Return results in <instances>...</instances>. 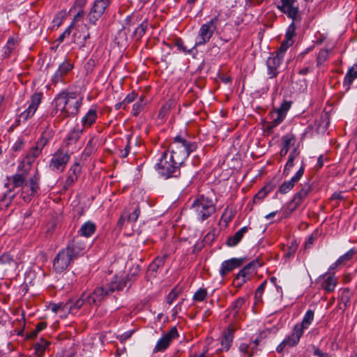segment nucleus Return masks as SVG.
Here are the masks:
<instances>
[{"label":"nucleus","mask_w":357,"mask_h":357,"mask_svg":"<svg viewBox=\"0 0 357 357\" xmlns=\"http://www.w3.org/2000/svg\"><path fill=\"white\" fill-rule=\"evenodd\" d=\"M126 286V280L116 276L109 284L98 287L92 292H84L80 298L75 301H70L66 303L54 304L51 309L55 313L61 311L63 314H75L79 309L82 307L85 313H89L93 307H97L100 302L115 290H122Z\"/></svg>","instance_id":"obj_1"},{"label":"nucleus","mask_w":357,"mask_h":357,"mask_svg":"<svg viewBox=\"0 0 357 357\" xmlns=\"http://www.w3.org/2000/svg\"><path fill=\"white\" fill-rule=\"evenodd\" d=\"M82 100L75 93L62 91L54 99L53 109L50 116H56L57 121H61L70 116L75 115L81 106Z\"/></svg>","instance_id":"obj_2"},{"label":"nucleus","mask_w":357,"mask_h":357,"mask_svg":"<svg viewBox=\"0 0 357 357\" xmlns=\"http://www.w3.org/2000/svg\"><path fill=\"white\" fill-rule=\"evenodd\" d=\"M86 247L84 241L79 236L75 237L56 255L53 264L54 270L57 273L63 272L75 259L84 254Z\"/></svg>","instance_id":"obj_3"},{"label":"nucleus","mask_w":357,"mask_h":357,"mask_svg":"<svg viewBox=\"0 0 357 357\" xmlns=\"http://www.w3.org/2000/svg\"><path fill=\"white\" fill-rule=\"evenodd\" d=\"M161 155L158 162V173L164 179L170 177H176L179 174V163H176L174 158L170 155L166 149V146H161V150L159 151Z\"/></svg>","instance_id":"obj_4"},{"label":"nucleus","mask_w":357,"mask_h":357,"mask_svg":"<svg viewBox=\"0 0 357 357\" xmlns=\"http://www.w3.org/2000/svg\"><path fill=\"white\" fill-rule=\"evenodd\" d=\"M174 142L175 147L169 154L174 158L176 163L181 165L195 149V145L178 136L175 137Z\"/></svg>","instance_id":"obj_5"},{"label":"nucleus","mask_w":357,"mask_h":357,"mask_svg":"<svg viewBox=\"0 0 357 357\" xmlns=\"http://www.w3.org/2000/svg\"><path fill=\"white\" fill-rule=\"evenodd\" d=\"M191 209L197 218L203 221L215 212V206L211 199L201 196L194 201Z\"/></svg>","instance_id":"obj_6"},{"label":"nucleus","mask_w":357,"mask_h":357,"mask_svg":"<svg viewBox=\"0 0 357 357\" xmlns=\"http://www.w3.org/2000/svg\"><path fill=\"white\" fill-rule=\"evenodd\" d=\"M218 22V17H215L202 25L197 36L195 46L204 45L210 40L216 29Z\"/></svg>","instance_id":"obj_7"},{"label":"nucleus","mask_w":357,"mask_h":357,"mask_svg":"<svg viewBox=\"0 0 357 357\" xmlns=\"http://www.w3.org/2000/svg\"><path fill=\"white\" fill-rule=\"evenodd\" d=\"M39 175L36 173L22 188V198L26 202L35 196L39 190Z\"/></svg>","instance_id":"obj_8"},{"label":"nucleus","mask_w":357,"mask_h":357,"mask_svg":"<svg viewBox=\"0 0 357 357\" xmlns=\"http://www.w3.org/2000/svg\"><path fill=\"white\" fill-rule=\"evenodd\" d=\"M69 160V154L62 149H59L53 154L50 167L53 171L63 172Z\"/></svg>","instance_id":"obj_9"},{"label":"nucleus","mask_w":357,"mask_h":357,"mask_svg":"<svg viewBox=\"0 0 357 357\" xmlns=\"http://www.w3.org/2000/svg\"><path fill=\"white\" fill-rule=\"evenodd\" d=\"M277 7L293 21H296L298 17V3L296 0H280V4Z\"/></svg>","instance_id":"obj_10"},{"label":"nucleus","mask_w":357,"mask_h":357,"mask_svg":"<svg viewBox=\"0 0 357 357\" xmlns=\"http://www.w3.org/2000/svg\"><path fill=\"white\" fill-rule=\"evenodd\" d=\"M178 336L176 328L172 327L167 331H162L161 337L158 340V352L165 351L171 344L173 340Z\"/></svg>","instance_id":"obj_11"},{"label":"nucleus","mask_w":357,"mask_h":357,"mask_svg":"<svg viewBox=\"0 0 357 357\" xmlns=\"http://www.w3.org/2000/svg\"><path fill=\"white\" fill-rule=\"evenodd\" d=\"M140 214V211L138 207L135 208L132 213H129L128 211L125 209L122 213L117 225L121 229H128V227H132V224L135 222Z\"/></svg>","instance_id":"obj_12"},{"label":"nucleus","mask_w":357,"mask_h":357,"mask_svg":"<svg viewBox=\"0 0 357 357\" xmlns=\"http://www.w3.org/2000/svg\"><path fill=\"white\" fill-rule=\"evenodd\" d=\"M110 0H96L93 6L88 15L89 20L95 24L102 15L106 8L109 6Z\"/></svg>","instance_id":"obj_13"},{"label":"nucleus","mask_w":357,"mask_h":357,"mask_svg":"<svg viewBox=\"0 0 357 357\" xmlns=\"http://www.w3.org/2000/svg\"><path fill=\"white\" fill-rule=\"evenodd\" d=\"M42 98V93H35L31 96V102L27 109L20 114V118L24 121H26L28 119L32 117L36 113L39 105L40 104Z\"/></svg>","instance_id":"obj_14"},{"label":"nucleus","mask_w":357,"mask_h":357,"mask_svg":"<svg viewBox=\"0 0 357 357\" xmlns=\"http://www.w3.org/2000/svg\"><path fill=\"white\" fill-rule=\"evenodd\" d=\"M312 187L309 183H305L301 189L294 196L291 202L289 204L288 208L291 212L296 210L301 204L303 200L311 192Z\"/></svg>","instance_id":"obj_15"},{"label":"nucleus","mask_w":357,"mask_h":357,"mask_svg":"<svg viewBox=\"0 0 357 357\" xmlns=\"http://www.w3.org/2000/svg\"><path fill=\"white\" fill-rule=\"evenodd\" d=\"M282 56L280 54H272L266 61L268 75L270 78L275 77L278 74V68L282 61Z\"/></svg>","instance_id":"obj_16"},{"label":"nucleus","mask_w":357,"mask_h":357,"mask_svg":"<svg viewBox=\"0 0 357 357\" xmlns=\"http://www.w3.org/2000/svg\"><path fill=\"white\" fill-rule=\"evenodd\" d=\"M261 266V263L258 260H253L241 269L236 275V280H241L240 284L244 283L248 278V276L254 273L257 267Z\"/></svg>","instance_id":"obj_17"},{"label":"nucleus","mask_w":357,"mask_h":357,"mask_svg":"<svg viewBox=\"0 0 357 357\" xmlns=\"http://www.w3.org/2000/svg\"><path fill=\"white\" fill-rule=\"evenodd\" d=\"M313 319L314 312L311 310H308L306 312L302 322L301 324H296L294 326L292 332L294 334H298V338H301L304 332V330L307 329L309 327V326L312 324Z\"/></svg>","instance_id":"obj_18"},{"label":"nucleus","mask_w":357,"mask_h":357,"mask_svg":"<svg viewBox=\"0 0 357 357\" xmlns=\"http://www.w3.org/2000/svg\"><path fill=\"white\" fill-rule=\"evenodd\" d=\"M304 173V167L303 166L297 171L296 174L288 181L284 182L279 188L278 192L282 194L289 192L294 185L298 182Z\"/></svg>","instance_id":"obj_19"},{"label":"nucleus","mask_w":357,"mask_h":357,"mask_svg":"<svg viewBox=\"0 0 357 357\" xmlns=\"http://www.w3.org/2000/svg\"><path fill=\"white\" fill-rule=\"evenodd\" d=\"M98 119V107L91 106L81 120L84 129L91 128Z\"/></svg>","instance_id":"obj_20"},{"label":"nucleus","mask_w":357,"mask_h":357,"mask_svg":"<svg viewBox=\"0 0 357 357\" xmlns=\"http://www.w3.org/2000/svg\"><path fill=\"white\" fill-rule=\"evenodd\" d=\"M243 262V258H231L224 261L220 267V274L222 277L226 275L228 273L234 268L239 267Z\"/></svg>","instance_id":"obj_21"},{"label":"nucleus","mask_w":357,"mask_h":357,"mask_svg":"<svg viewBox=\"0 0 357 357\" xmlns=\"http://www.w3.org/2000/svg\"><path fill=\"white\" fill-rule=\"evenodd\" d=\"M73 68V65L69 61H64L60 64L58 70L52 77V82L56 84L59 82H63V77Z\"/></svg>","instance_id":"obj_22"},{"label":"nucleus","mask_w":357,"mask_h":357,"mask_svg":"<svg viewBox=\"0 0 357 357\" xmlns=\"http://www.w3.org/2000/svg\"><path fill=\"white\" fill-rule=\"evenodd\" d=\"M42 150L37 145L32 147L28 152L26 158L19 165L18 169H21V167H28L30 169L31 163L41 154Z\"/></svg>","instance_id":"obj_23"},{"label":"nucleus","mask_w":357,"mask_h":357,"mask_svg":"<svg viewBox=\"0 0 357 357\" xmlns=\"http://www.w3.org/2000/svg\"><path fill=\"white\" fill-rule=\"evenodd\" d=\"M24 168V169L21 173H17L13 175L10 177V180L12 181L13 185L15 188L23 187V185L27 182L26 181V176L28 174L29 168L21 167V169Z\"/></svg>","instance_id":"obj_24"},{"label":"nucleus","mask_w":357,"mask_h":357,"mask_svg":"<svg viewBox=\"0 0 357 357\" xmlns=\"http://www.w3.org/2000/svg\"><path fill=\"white\" fill-rule=\"evenodd\" d=\"M300 338H298V334H294L293 332L291 334L286 337L278 347L277 351L280 353L286 347H293L298 343Z\"/></svg>","instance_id":"obj_25"},{"label":"nucleus","mask_w":357,"mask_h":357,"mask_svg":"<svg viewBox=\"0 0 357 357\" xmlns=\"http://www.w3.org/2000/svg\"><path fill=\"white\" fill-rule=\"evenodd\" d=\"M248 227H243L238 230L234 235L229 237L227 240V244L229 247H234L242 239L243 235L248 232Z\"/></svg>","instance_id":"obj_26"},{"label":"nucleus","mask_w":357,"mask_h":357,"mask_svg":"<svg viewBox=\"0 0 357 357\" xmlns=\"http://www.w3.org/2000/svg\"><path fill=\"white\" fill-rule=\"evenodd\" d=\"M234 329L229 326L222 338L221 344L226 351H228L231 347L234 338Z\"/></svg>","instance_id":"obj_27"},{"label":"nucleus","mask_w":357,"mask_h":357,"mask_svg":"<svg viewBox=\"0 0 357 357\" xmlns=\"http://www.w3.org/2000/svg\"><path fill=\"white\" fill-rule=\"evenodd\" d=\"M96 231V225L92 222H86L82 225L79 230V234L84 237L88 238L94 234Z\"/></svg>","instance_id":"obj_28"},{"label":"nucleus","mask_w":357,"mask_h":357,"mask_svg":"<svg viewBox=\"0 0 357 357\" xmlns=\"http://www.w3.org/2000/svg\"><path fill=\"white\" fill-rule=\"evenodd\" d=\"M356 78H357V64L350 68L344 77V84L347 86V90Z\"/></svg>","instance_id":"obj_29"},{"label":"nucleus","mask_w":357,"mask_h":357,"mask_svg":"<svg viewBox=\"0 0 357 357\" xmlns=\"http://www.w3.org/2000/svg\"><path fill=\"white\" fill-rule=\"evenodd\" d=\"M356 251L354 249L349 250L344 255L340 256L338 259L333 264V265L340 266L345 264L352 259Z\"/></svg>","instance_id":"obj_30"},{"label":"nucleus","mask_w":357,"mask_h":357,"mask_svg":"<svg viewBox=\"0 0 357 357\" xmlns=\"http://www.w3.org/2000/svg\"><path fill=\"white\" fill-rule=\"evenodd\" d=\"M146 101L144 100V96H141L139 100L132 106V114L137 116L144 108Z\"/></svg>","instance_id":"obj_31"},{"label":"nucleus","mask_w":357,"mask_h":357,"mask_svg":"<svg viewBox=\"0 0 357 357\" xmlns=\"http://www.w3.org/2000/svg\"><path fill=\"white\" fill-rule=\"evenodd\" d=\"M52 137V133L50 130L44 131L40 139L37 141L36 144L38 147L43 149L49 142Z\"/></svg>","instance_id":"obj_32"},{"label":"nucleus","mask_w":357,"mask_h":357,"mask_svg":"<svg viewBox=\"0 0 357 357\" xmlns=\"http://www.w3.org/2000/svg\"><path fill=\"white\" fill-rule=\"evenodd\" d=\"M82 133V130L80 129H73L71 130L67 137H66V142L68 144H70L73 142H77L79 138L80 137Z\"/></svg>","instance_id":"obj_33"},{"label":"nucleus","mask_w":357,"mask_h":357,"mask_svg":"<svg viewBox=\"0 0 357 357\" xmlns=\"http://www.w3.org/2000/svg\"><path fill=\"white\" fill-rule=\"evenodd\" d=\"M322 287L326 291L331 292L333 291L336 287V279L333 276H328L326 280L323 282Z\"/></svg>","instance_id":"obj_34"},{"label":"nucleus","mask_w":357,"mask_h":357,"mask_svg":"<svg viewBox=\"0 0 357 357\" xmlns=\"http://www.w3.org/2000/svg\"><path fill=\"white\" fill-rule=\"evenodd\" d=\"M242 357H252L254 354V347L251 348L246 343H241L238 347Z\"/></svg>","instance_id":"obj_35"},{"label":"nucleus","mask_w":357,"mask_h":357,"mask_svg":"<svg viewBox=\"0 0 357 357\" xmlns=\"http://www.w3.org/2000/svg\"><path fill=\"white\" fill-rule=\"evenodd\" d=\"M298 155L296 149H294V151L290 153L289 159L285 165L284 174H288L291 167L294 166V160L295 158Z\"/></svg>","instance_id":"obj_36"},{"label":"nucleus","mask_w":357,"mask_h":357,"mask_svg":"<svg viewBox=\"0 0 357 357\" xmlns=\"http://www.w3.org/2000/svg\"><path fill=\"white\" fill-rule=\"evenodd\" d=\"M285 118L284 114L279 112L274 111L271 113V126L275 127L279 125Z\"/></svg>","instance_id":"obj_37"},{"label":"nucleus","mask_w":357,"mask_h":357,"mask_svg":"<svg viewBox=\"0 0 357 357\" xmlns=\"http://www.w3.org/2000/svg\"><path fill=\"white\" fill-rule=\"evenodd\" d=\"M13 261V258L7 254H4L0 257V269H6Z\"/></svg>","instance_id":"obj_38"},{"label":"nucleus","mask_w":357,"mask_h":357,"mask_svg":"<svg viewBox=\"0 0 357 357\" xmlns=\"http://www.w3.org/2000/svg\"><path fill=\"white\" fill-rule=\"evenodd\" d=\"M294 40L293 39L286 38L282 43L279 50L276 52V54H280L283 56L284 53L287 51V50L293 45Z\"/></svg>","instance_id":"obj_39"},{"label":"nucleus","mask_w":357,"mask_h":357,"mask_svg":"<svg viewBox=\"0 0 357 357\" xmlns=\"http://www.w3.org/2000/svg\"><path fill=\"white\" fill-rule=\"evenodd\" d=\"M146 27L147 23L144 22L136 28L134 36L137 39L140 38L144 34Z\"/></svg>","instance_id":"obj_40"},{"label":"nucleus","mask_w":357,"mask_h":357,"mask_svg":"<svg viewBox=\"0 0 357 357\" xmlns=\"http://www.w3.org/2000/svg\"><path fill=\"white\" fill-rule=\"evenodd\" d=\"M180 289H178L177 287H175L173 289H172V291L169 292L167 297V303L168 304H172V302L178 297Z\"/></svg>","instance_id":"obj_41"},{"label":"nucleus","mask_w":357,"mask_h":357,"mask_svg":"<svg viewBox=\"0 0 357 357\" xmlns=\"http://www.w3.org/2000/svg\"><path fill=\"white\" fill-rule=\"evenodd\" d=\"M328 57V52L326 50H322L319 52L317 59V66L321 65L325 62Z\"/></svg>","instance_id":"obj_42"},{"label":"nucleus","mask_w":357,"mask_h":357,"mask_svg":"<svg viewBox=\"0 0 357 357\" xmlns=\"http://www.w3.org/2000/svg\"><path fill=\"white\" fill-rule=\"evenodd\" d=\"M47 327L46 322H39L37 324L36 328L31 333L30 337H35L38 335V334L43 330H44Z\"/></svg>","instance_id":"obj_43"},{"label":"nucleus","mask_w":357,"mask_h":357,"mask_svg":"<svg viewBox=\"0 0 357 357\" xmlns=\"http://www.w3.org/2000/svg\"><path fill=\"white\" fill-rule=\"evenodd\" d=\"M207 295V291L205 289H199L195 292L193 298L197 301H203Z\"/></svg>","instance_id":"obj_44"},{"label":"nucleus","mask_w":357,"mask_h":357,"mask_svg":"<svg viewBox=\"0 0 357 357\" xmlns=\"http://www.w3.org/2000/svg\"><path fill=\"white\" fill-rule=\"evenodd\" d=\"M137 97V94L134 91L128 94L126 96V97L124 98V100H123V103H124L123 109H126V105L132 102L134 100H136Z\"/></svg>","instance_id":"obj_45"},{"label":"nucleus","mask_w":357,"mask_h":357,"mask_svg":"<svg viewBox=\"0 0 357 357\" xmlns=\"http://www.w3.org/2000/svg\"><path fill=\"white\" fill-rule=\"evenodd\" d=\"M290 107H291V102L284 101L281 104L280 107L277 109V111L280 113L282 112V114H284V116H286V113L289 109Z\"/></svg>","instance_id":"obj_46"},{"label":"nucleus","mask_w":357,"mask_h":357,"mask_svg":"<svg viewBox=\"0 0 357 357\" xmlns=\"http://www.w3.org/2000/svg\"><path fill=\"white\" fill-rule=\"evenodd\" d=\"M295 30L296 26L294 22H292L288 27L285 38L289 39H293V37L295 36Z\"/></svg>","instance_id":"obj_47"},{"label":"nucleus","mask_w":357,"mask_h":357,"mask_svg":"<svg viewBox=\"0 0 357 357\" xmlns=\"http://www.w3.org/2000/svg\"><path fill=\"white\" fill-rule=\"evenodd\" d=\"M49 346V342L47 340H41L40 342L36 344L37 352L42 353Z\"/></svg>","instance_id":"obj_48"},{"label":"nucleus","mask_w":357,"mask_h":357,"mask_svg":"<svg viewBox=\"0 0 357 357\" xmlns=\"http://www.w3.org/2000/svg\"><path fill=\"white\" fill-rule=\"evenodd\" d=\"M73 25H70L68 28H67L65 31L60 35V36L58 38V41L59 43H61L64 40V39L67 37H69L70 33H71V28H72Z\"/></svg>","instance_id":"obj_49"},{"label":"nucleus","mask_w":357,"mask_h":357,"mask_svg":"<svg viewBox=\"0 0 357 357\" xmlns=\"http://www.w3.org/2000/svg\"><path fill=\"white\" fill-rule=\"evenodd\" d=\"M267 195V191L265 189H261L254 197V202H257V200H262Z\"/></svg>","instance_id":"obj_50"},{"label":"nucleus","mask_w":357,"mask_h":357,"mask_svg":"<svg viewBox=\"0 0 357 357\" xmlns=\"http://www.w3.org/2000/svg\"><path fill=\"white\" fill-rule=\"evenodd\" d=\"M130 138H131V135L127 136V139H128L127 145L125 147L124 151H121V157H123V158H126L130 152Z\"/></svg>","instance_id":"obj_51"},{"label":"nucleus","mask_w":357,"mask_h":357,"mask_svg":"<svg viewBox=\"0 0 357 357\" xmlns=\"http://www.w3.org/2000/svg\"><path fill=\"white\" fill-rule=\"evenodd\" d=\"M70 171L72 172L73 174V176H75L77 178L78 176V174L80 173L81 172V167L79 165V164L77 163H75L71 167H70Z\"/></svg>","instance_id":"obj_52"},{"label":"nucleus","mask_w":357,"mask_h":357,"mask_svg":"<svg viewBox=\"0 0 357 357\" xmlns=\"http://www.w3.org/2000/svg\"><path fill=\"white\" fill-rule=\"evenodd\" d=\"M313 354L318 357H330L327 353H324L317 347L313 346Z\"/></svg>","instance_id":"obj_53"},{"label":"nucleus","mask_w":357,"mask_h":357,"mask_svg":"<svg viewBox=\"0 0 357 357\" xmlns=\"http://www.w3.org/2000/svg\"><path fill=\"white\" fill-rule=\"evenodd\" d=\"M245 303V300L244 298H238L235 304H234V313L236 314L238 311V310L241 307V306L244 304Z\"/></svg>","instance_id":"obj_54"},{"label":"nucleus","mask_w":357,"mask_h":357,"mask_svg":"<svg viewBox=\"0 0 357 357\" xmlns=\"http://www.w3.org/2000/svg\"><path fill=\"white\" fill-rule=\"evenodd\" d=\"M293 139L287 137H284L283 138V146L287 147V149H289L290 145L291 144Z\"/></svg>","instance_id":"obj_55"},{"label":"nucleus","mask_w":357,"mask_h":357,"mask_svg":"<svg viewBox=\"0 0 357 357\" xmlns=\"http://www.w3.org/2000/svg\"><path fill=\"white\" fill-rule=\"evenodd\" d=\"M77 178L72 174H70L66 181V185H70L77 181Z\"/></svg>","instance_id":"obj_56"},{"label":"nucleus","mask_w":357,"mask_h":357,"mask_svg":"<svg viewBox=\"0 0 357 357\" xmlns=\"http://www.w3.org/2000/svg\"><path fill=\"white\" fill-rule=\"evenodd\" d=\"M132 333H133L132 331H127V332L124 333L123 334H122L121 335L120 340L121 341H125V340L129 339L131 337V335H132Z\"/></svg>","instance_id":"obj_57"},{"label":"nucleus","mask_w":357,"mask_h":357,"mask_svg":"<svg viewBox=\"0 0 357 357\" xmlns=\"http://www.w3.org/2000/svg\"><path fill=\"white\" fill-rule=\"evenodd\" d=\"M331 198L334 200H342L344 199L343 192H334Z\"/></svg>","instance_id":"obj_58"},{"label":"nucleus","mask_w":357,"mask_h":357,"mask_svg":"<svg viewBox=\"0 0 357 357\" xmlns=\"http://www.w3.org/2000/svg\"><path fill=\"white\" fill-rule=\"evenodd\" d=\"M81 31H86V33L83 36V42H85L89 38V33L88 32V27L86 25H82L80 27Z\"/></svg>","instance_id":"obj_59"},{"label":"nucleus","mask_w":357,"mask_h":357,"mask_svg":"<svg viewBox=\"0 0 357 357\" xmlns=\"http://www.w3.org/2000/svg\"><path fill=\"white\" fill-rule=\"evenodd\" d=\"M15 43V41L14 39L12 38V39L8 40L6 48V50H8L9 53L11 52V50L14 47Z\"/></svg>","instance_id":"obj_60"},{"label":"nucleus","mask_w":357,"mask_h":357,"mask_svg":"<svg viewBox=\"0 0 357 357\" xmlns=\"http://www.w3.org/2000/svg\"><path fill=\"white\" fill-rule=\"evenodd\" d=\"M7 197H8V199L10 201L14 197V195L11 194V191H9L8 193L4 195L3 197L1 199V202H6Z\"/></svg>","instance_id":"obj_61"},{"label":"nucleus","mask_w":357,"mask_h":357,"mask_svg":"<svg viewBox=\"0 0 357 357\" xmlns=\"http://www.w3.org/2000/svg\"><path fill=\"white\" fill-rule=\"evenodd\" d=\"M176 45L178 47V49L183 52H187V50L185 47L183 45V42L181 40H178L176 42Z\"/></svg>","instance_id":"obj_62"},{"label":"nucleus","mask_w":357,"mask_h":357,"mask_svg":"<svg viewBox=\"0 0 357 357\" xmlns=\"http://www.w3.org/2000/svg\"><path fill=\"white\" fill-rule=\"evenodd\" d=\"M296 250V247H294V246L291 247L289 248V251L285 254L286 257H290L291 256H292L295 253Z\"/></svg>","instance_id":"obj_63"},{"label":"nucleus","mask_w":357,"mask_h":357,"mask_svg":"<svg viewBox=\"0 0 357 357\" xmlns=\"http://www.w3.org/2000/svg\"><path fill=\"white\" fill-rule=\"evenodd\" d=\"M324 157L323 155H319L317 160V166L321 167L324 165Z\"/></svg>","instance_id":"obj_64"}]
</instances>
